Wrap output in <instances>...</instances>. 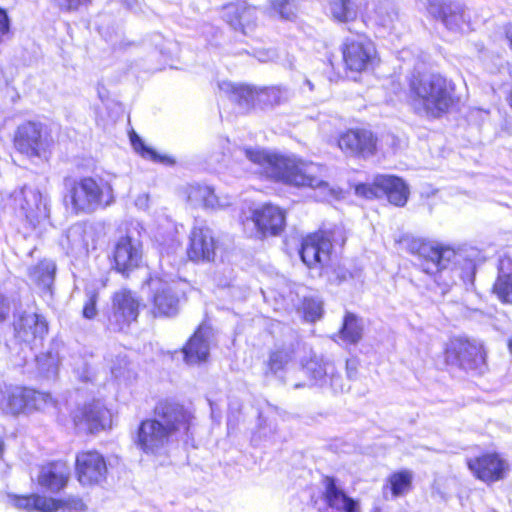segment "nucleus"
Wrapping results in <instances>:
<instances>
[{
	"instance_id": "9d476101",
	"label": "nucleus",
	"mask_w": 512,
	"mask_h": 512,
	"mask_svg": "<svg viewBox=\"0 0 512 512\" xmlns=\"http://www.w3.org/2000/svg\"><path fill=\"white\" fill-rule=\"evenodd\" d=\"M356 193L366 198L385 195L388 201L395 206H404L408 200L409 189L406 183L394 175H378L373 186L360 184L356 187Z\"/></svg>"
},
{
	"instance_id": "864d4df0",
	"label": "nucleus",
	"mask_w": 512,
	"mask_h": 512,
	"mask_svg": "<svg viewBox=\"0 0 512 512\" xmlns=\"http://www.w3.org/2000/svg\"><path fill=\"white\" fill-rule=\"evenodd\" d=\"M10 313L9 302L5 298L0 299V323L4 322Z\"/></svg>"
},
{
	"instance_id": "0e129e2a",
	"label": "nucleus",
	"mask_w": 512,
	"mask_h": 512,
	"mask_svg": "<svg viewBox=\"0 0 512 512\" xmlns=\"http://www.w3.org/2000/svg\"><path fill=\"white\" fill-rule=\"evenodd\" d=\"M73 232H74V230H73V229L69 230L68 235H67V238H70V235H71Z\"/></svg>"
},
{
	"instance_id": "4468645a",
	"label": "nucleus",
	"mask_w": 512,
	"mask_h": 512,
	"mask_svg": "<svg viewBox=\"0 0 512 512\" xmlns=\"http://www.w3.org/2000/svg\"><path fill=\"white\" fill-rule=\"evenodd\" d=\"M142 260V246L131 236L121 237L113 249V268L123 276L139 267Z\"/></svg>"
},
{
	"instance_id": "dca6fc26",
	"label": "nucleus",
	"mask_w": 512,
	"mask_h": 512,
	"mask_svg": "<svg viewBox=\"0 0 512 512\" xmlns=\"http://www.w3.org/2000/svg\"><path fill=\"white\" fill-rule=\"evenodd\" d=\"M17 150L28 156H40L47 145L43 125L39 122L27 121L18 126L14 137Z\"/></svg>"
},
{
	"instance_id": "39448f33",
	"label": "nucleus",
	"mask_w": 512,
	"mask_h": 512,
	"mask_svg": "<svg viewBox=\"0 0 512 512\" xmlns=\"http://www.w3.org/2000/svg\"><path fill=\"white\" fill-rule=\"evenodd\" d=\"M218 87L243 112H248L256 106L264 109L282 104L291 95L289 89L284 86H272L256 90L249 85L222 81L218 84Z\"/></svg>"
},
{
	"instance_id": "603ef678",
	"label": "nucleus",
	"mask_w": 512,
	"mask_h": 512,
	"mask_svg": "<svg viewBox=\"0 0 512 512\" xmlns=\"http://www.w3.org/2000/svg\"><path fill=\"white\" fill-rule=\"evenodd\" d=\"M135 206L141 210L149 207V195L147 193L139 194L135 199Z\"/></svg>"
},
{
	"instance_id": "7c9ffc66",
	"label": "nucleus",
	"mask_w": 512,
	"mask_h": 512,
	"mask_svg": "<svg viewBox=\"0 0 512 512\" xmlns=\"http://www.w3.org/2000/svg\"><path fill=\"white\" fill-rule=\"evenodd\" d=\"M187 364H198L205 361L209 355V342L199 328L182 349Z\"/></svg>"
},
{
	"instance_id": "393cba45",
	"label": "nucleus",
	"mask_w": 512,
	"mask_h": 512,
	"mask_svg": "<svg viewBox=\"0 0 512 512\" xmlns=\"http://www.w3.org/2000/svg\"><path fill=\"white\" fill-rule=\"evenodd\" d=\"M323 485L324 501L328 507L340 512H361L359 501L348 496L334 477H325Z\"/></svg>"
},
{
	"instance_id": "b1692460",
	"label": "nucleus",
	"mask_w": 512,
	"mask_h": 512,
	"mask_svg": "<svg viewBox=\"0 0 512 512\" xmlns=\"http://www.w3.org/2000/svg\"><path fill=\"white\" fill-rule=\"evenodd\" d=\"M71 469L65 461H52L41 466L38 474V484L56 493L64 489L70 478Z\"/></svg>"
},
{
	"instance_id": "8fccbe9b",
	"label": "nucleus",
	"mask_w": 512,
	"mask_h": 512,
	"mask_svg": "<svg viewBox=\"0 0 512 512\" xmlns=\"http://www.w3.org/2000/svg\"><path fill=\"white\" fill-rule=\"evenodd\" d=\"M357 368H358V362L356 359H348L346 361V373H347V377L350 380H353L356 378Z\"/></svg>"
},
{
	"instance_id": "2eb2a0df",
	"label": "nucleus",
	"mask_w": 512,
	"mask_h": 512,
	"mask_svg": "<svg viewBox=\"0 0 512 512\" xmlns=\"http://www.w3.org/2000/svg\"><path fill=\"white\" fill-rule=\"evenodd\" d=\"M377 139L367 129H350L342 133L338 139L339 148L349 156L368 158L376 151Z\"/></svg>"
},
{
	"instance_id": "c9c22d12",
	"label": "nucleus",
	"mask_w": 512,
	"mask_h": 512,
	"mask_svg": "<svg viewBox=\"0 0 512 512\" xmlns=\"http://www.w3.org/2000/svg\"><path fill=\"white\" fill-rule=\"evenodd\" d=\"M178 303V296L170 286L164 285L154 295V306L160 315H175L178 311Z\"/></svg>"
},
{
	"instance_id": "4c0bfd02",
	"label": "nucleus",
	"mask_w": 512,
	"mask_h": 512,
	"mask_svg": "<svg viewBox=\"0 0 512 512\" xmlns=\"http://www.w3.org/2000/svg\"><path fill=\"white\" fill-rule=\"evenodd\" d=\"M398 18L395 4L390 0L380 1L374 9L375 23L384 28H392Z\"/></svg>"
},
{
	"instance_id": "7ed1b4c3",
	"label": "nucleus",
	"mask_w": 512,
	"mask_h": 512,
	"mask_svg": "<svg viewBox=\"0 0 512 512\" xmlns=\"http://www.w3.org/2000/svg\"><path fill=\"white\" fill-rule=\"evenodd\" d=\"M409 87L412 105L418 115L441 117L453 103L450 85L439 74L414 76Z\"/></svg>"
},
{
	"instance_id": "20e7f679",
	"label": "nucleus",
	"mask_w": 512,
	"mask_h": 512,
	"mask_svg": "<svg viewBox=\"0 0 512 512\" xmlns=\"http://www.w3.org/2000/svg\"><path fill=\"white\" fill-rule=\"evenodd\" d=\"M67 193L65 201L75 213L90 214L104 209L115 202L113 187L109 181L99 176L79 179H65Z\"/></svg>"
},
{
	"instance_id": "f03ea898",
	"label": "nucleus",
	"mask_w": 512,
	"mask_h": 512,
	"mask_svg": "<svg viewBox=\"0 0 512 512\" xmlns=\"http://www.w3.org/2000/svg\"><path fill=\"white\" fill-rule=\"evenodd\" d=\"M246 158L257 166V172L267 178L296 187L318 188L332 192L324 180L326 168L320 164L285 157L262 148H245Z\"/></svg>"
},
{
	"instance_id": "72a5a7b5",
	"label": "nucleus",
	"mask_w": 512,
	"mask_h": 512,
	"mask_svg": "<svg viewBox=\"0 0 512 512\" xmlns=\"http://www.w3.org/2000/svg\"><path fill=\"white\" fill-rule=\"evenodd\" d=\"M494 292L505 303H512V260H502L498 278L494 284Z\"/></svg>"
},
{
	"instance_id": "a878e982",
	"label": "nucleus",
	"mask_w": 512,
	"mask_h": 512,
	"mask_svg": "<svg viewBox=\"0 0 512 512\" xmlns=\"http://www.w3.org/2000/svg\"><path fill=\"white\" fill-rule=\"evenodd\" d=\"M256 14L255 7L230 4L224 7L222 17L232 29L247 35L256 26Z\"/></svg>"
},
{
	"instance_id": "a211bd4d",
	"label": "nucleus",
	"mask_w": 512,
	"mask_h": 512,
	"mask_svg": "<svg viewBox=\"0 0 512 512\" xmlns=\"http://www.w3.org/2000/svg\"><path fill=\"white\" fill-rule=\"evenodd\" d=\"M73 419L79 430L94 433L110 425L111 414L101 401L96 400L75 412Z\"/></svg>"
},
{
	"instance_id": "a18cd8bd",
	"label": "nucleus",
	"mask_w": 512,
	"mask_h": 512,
	"mask_svg": "<svg viewBox=\"0 0 512 512\" xmlns=\"http://www.w3.org/2000/svg\"><path fill=\"white\" fill-rule=\"evenodd\" d=\"M74 374L82 382H92L95 377V372L91 365L84 359H78L74 363Z\"/></svg>"
},
{
	"instance_id": "5fc2aeb1",
	"label": "nucleus",
	"mask_w": 512,
	"mask_h": 512,
	"mask_svg": "<svg viewBox=\"0 0 512 512\" xmlns=\"http://www.w3.org/2000/svg\"><path fill=\"white\" fill-rule=\"evenodd\" d=\"M275 56H276V53H275L274 50H269V51H266V52L259 51L258 54H257V58L261 62H267V61L273 59Z\"/></svg>"
},
{
	"instance_id": "1a4fd4ad",
	"label": "nucleus",
	"mask_w": 512,
	"mask_h": 512,
	"mask_svg": "<svg viewBox=\"0 0 512 512\" xmlns=\"http://www.w3.org/2000/svg\"><path fill=\"white\" fill-rule=\"evenodd\" d=\"M445 358L448 364L466 371H481L485 364L482 346L464 338H453L449 341Z\"/></svg>"
},
{
	"instance_id": "ddd939ff",
	"label": "nucleus",
	"mask_w": 512,
	"mask_h": 512,
	"mask_svg": "<svg viewBox=\"0 0 512 512\" xmlns=\"http://www.w3.org/2000/svg\"><path fill=\"white\" fill-rule=\"evenodd\" d=\"M285 213L278 206L265 204L252 211L251 217L244 222L245 226L252 224L261 237L279 235L286 224Z\"/></svg>"
},
{
	"instance_id": "9b49d317",
	"label": "nucleus",
	"mask_w": 512,
	"mask_h": 512,
	"mask_svg": "<svg viewBox=\"0 0 512 512\" xmlns=\"http://www.w3.org/2000/svg\"><path fill=\"white\" fill-rule=\"evenodd\" d=\"M356 193L366 198L385 195L388 201L395 206H404L408 200L409 189L406 183L394 175H378L373 186L360 184L356 187Z\"/></svg>"
},
{
	"instance_id": "bf43d9fd",
	"label": "nucleus",
	"mask_w": 512,
	"mask_h": 512,
	"mask_svg": "<svg viewBox=\"0 0 512 512\" xmlns=\"http://www.w3.org/2000/svg\"><path fill=\"white\" fill-rule=\"evenodd\" d=\"M304 84L308 87L309 91L314 90V84L311 80L305 79Z\"/></svg>"
},
{
	"instance_id": "0eeeda50",
	"label": "nucleus",
	"mask_w": 512,
	"mask_h": 512,
	"mask_svg": "<svg viewBox=\"0 0 512 512\" xmlns=\"http://www.w3.org/2000/svg\"><path fill=\"white\" fill-rule=\"evenodd\" d=\"M0 209L25 219L33 228L48 217V208L42 200L41 193L28 186H23L9 194Z\"/></svg>"
},
{
	"instance_id": "423d86ee",
	"label": "nucleus",
	"mask_w": 512,
	"mask_h": 512,
	"mask_svg": "<svg viewBox=\"0 0 512 512\" xmlns=\"http://www.w3.org/2000/svg\"><path fill=\"white\" fill-rule=\"evenodd\" d=\"M401 243L409 253L417 257L419 267L428 275H435L447 269L449 264L454 263L457 258L452 248L434 241L404 236Z\"/></svg>"
},
{
	"instance_id": "f257e3e1",
	"label": "nucleus",
	"mask_w": 512,
	"mask_h": 512,
	"mask_svg": "<svg viewBox=\"0 0 512 512\" xmlns=\"http://www.w3.org/2000/svg\"><path fill=\"white\" fill-rule=\"evenodd\" d=\"M192 420V413L178 402L159 401L153 417L140 423L135 443L146 454H163L173 442L188 441Z\"/></svg>"
},
{
	"instance_id": "bb28decb",
	"label": "nucleus",
	"mask_w": 512,
	"mask_h": 512,
	"mask_svg": "<svg viewBox=\"0 0 512 512\" xmlns=\"http://www.w3.org/2000/svg\"><path fill=\"white\" fill-rule=\"evenodd\" d=\"M187 200L192 206L213 210L231 205L228 196H218L212 187L201 184H193L188 187Z\"/></svg>"
},
{
	"instance_id": "5701e85b",
	"label": "nucleus",
	"mask_w": 512,
	"mask_h": 512,
	"mask_svg": "<svg viewBox=\"0 0 512 512\" xmlns=\"http://www.w3.org/2000/svg\"><path fill=\"white\" fill-rule=\"evenodd\" d=\"M215 240L213 232L208 227H194L190 233V243L187 254L194 262H209L215 257Z\"/></svg>"
},
{
	"instance_id": "338daca9",
	"label": "nucleus",
	"mask_w": 512,
	"mask_h": 512,
	"mask_svg": "<svg viewBox=\"0 0 512 512\" xmlns=\"http://www.w3.org/2000/svg\"><path fill=\"white\" fill-rule=\"evenodd\" d=\"M374 512H380L379 508H375Z\"/></svg>"
},
{
	"instance_id": "412c9836",
	"label": "nucleus",
	"mask_w": 512,
	"mask_h": 512,
	"mask_svg": "<svg viewBox=\"0 0 512 512\" xmlns=\"http://www.w3.org/2000/svg\"><path fill=\"white\" fill-rule=\"evenodd\" d=\"M473 474L484 482H495L504 477L507 462L497 453H487L468 461Z\"/></svg>"
},
{
	"instance_id": "ea45409f",
	"label": "nucleus",
	"mask_w": 512,
	"mask_h": 512,
	"mask_svg": "<svg viewBox=\"0 0 512 512\" xmlns=\"http://www.w3.org/2000/svg\"><path fill=\"white\" fill-rule=\"evenodd\" d=\"M130 141L134 150L139 153L143 158L152 160L154 162L173 164L174 161L168 156L158 154L152 148L146 146L143 140L135 133L130 135Z\"/></svg>"
},
{
	"instance_id": "de8ad7c7",
	"label": "nucleus",
	"mask_w": 512,
	"mask_h": 512,
	"mask_svg": "<svg viewBox=\"0 0 512 512\" xmlns=\"http://www.w3.org/2000/svg\"><path fill=\"white\" fill-rule=\"evenodd\" d=\"M329 386L330 389L333 391V393H342L348 387H346V384L344 383V380L342 376L336 371L335 366H333L332 373H329L328 375V384L326 387Z\"/></svg>"
},
{
	"instance_id": "cd10ccee",
	"label": "nucleus",
	"mask_w": 512,
	"mask_h": 512,
	"mask_svg": "<svg viewBox=\"0 0 512 512\" xmlns=\"http://www.w3.org/2000/svg\"><path fill=\"white\" fill-rule=\"evenodd\" d=\"M8 502L16 509L24 510L26 512H54L63 505L61 500H56L54 498H49L38 494H8Z\"/></svg>"
},
{
	"instance_id": "f3484780",
	"label": "nucleus",
	"mask_w": 512,
	"mask_h": 512,
	"mask_svg": "<svg viewBox=\"0 0 512 512\" xmlns=\"http://www.w3.org/2000/svg\"><path fill=\"white\" fill-rule=\"evenodd\" d=\"M13 322L15 338L29 346L32 341L42 339L48 332L46 319L37 313L19 311Z\"/></svg>"
},
{
	"instance_id": "13d9d810",
	"label": "nucleus",
	"mask_w": 512,
	"mask_h": 512,
	"mask_svg": "<svg viewBox=\"0 0 512 512\" xmlns=\"http://www.w3.org/2000/svg\"><path fill=\"white\" fill-rule=\"evenodd\" d=\"M120 1L123 2L129 9H132L133 5L136 2V0H120Z\"/></svg>"
},
{
	"instance_id": "6e6552de",
	"label": "nucleus",
	"mask_w": 512,
	"mask_h": 512,
	"mask_svg": "<svg viewBox=\"0 0 512 512\" xmlns=\"http://www.w3.org/2000/svg\"><path fill=\"white\" fill-rule=\"evenodd\" d=\"M140 300L134 292L120 289L111 297L107 320L108 328L114 332H126L139 316Z\"/></svg>"
},
{
	"instance_id": "f704fd0d",
	"label": "nucleus",
	"mask_w": 512,
	"mask_h": 512,
	"mask_svg": "<svg viewBox=\"0 0 512 512\" xmlns=\"http://www.w3.org/2000/svg\"><path fill=\"white\" fill-rule=\"evenodd\" d=\"M60 342L52 341L47 351L36 356L37 367L46 377L55 376L60 363Z\"/></svg>"
},
{
	"instance_id": "aec40b11",
	"label": "nucleus",
	"mask_w": 512,
	"mask_h": 512,
	"mask_svg": "<svg viewBox=\"0 0 512 512\" xmlns=\"http://www.w3.org/2000/svg\"><path fill=\"white\" fill-rule=\"evenodd\" d=\"M331 249L330 240L321 233H314L303 239L299 254L307 267L316 268L328 262Z\"/></svg>"
},
{
	"instance_id": "e2e57ef3",
	"label": "nucleus",
	"mask_w": 512,
	"mask_h": 512,
	"mask_svg": "<svg viewBox=\"0 0 512 512\" xmlns=\"http://www.w3.org/2000/svg\"><path fill=\"white\" fill-rule=\"evenodd\" d=\"M509 349L512 350V338L508 342Z\"/></svg>"
},
{
	"instance_id": "6e6d98bb",
	"label": "nucleus",
	"mask_w": 512,
	"mask_h": 512,
	"mask_svg": "<svg viewBox=\"0 0 512 512\" xmlns=\"http://www.w3.org/2000/svg\"><path fill=\"white\" fill-rule=\"evenodd\" d=\"M335 274H336L338 283L346 281V280H348V278H350L352 276L350 272H348L346 270H342V269L335 271Z\"/></svg>"
},
{
	"instance_id": "37998d69",
	"label": "nucleus",
	"mask_w": 512,
	"mask_h": 512,
	"mask_svg": "<svg viewBox=\"0 0 512 512\" xmlns=\"http://www.w3.org/2000/svg\"><path fill=\"white\" fill-rule=\"evenodd\" d=\"M27 393L28 412L32 410H42L49 404H52V397L49 393H44L29 388Z\"/></svg>"
},
{
	"instance_id": "a19ab883",
	"label": "nucleus",
	"mask_w": 512,
	"mask_h": 512,
	"mask_svg": "<svg viewBox=\"0 0 512 512\" xmlns=\"http://www.w3.org/2000/svg\"><path fill=\"white\" fill-rule=\"evenodd\" d=\"M292 354V351L288 349H278L272 352L268 363L270 371L277 374L279 371L283 370L292 359Z\"/></svg>"
},
{
	"instance_id": "3c124183",
	"label": "nucleus",
	"mask_w": 512,
	"mask_h": 512,
	"mask_svg": "<svg viewBox=\"0 0 512 512\" xmlns=\"http://www.w3.org/2000/svg\"><path fill=\"white\" fill-rule=\"evenodd\" d=\"M9 30V19L5 10L0 8V37Z\"/></svg>"
},
{
	"instance_id": "6ab92c4d",
	"label": "nucleus",
	"mask_w": 512,
	"mask_h": 512,
	"mask_svg": "<svg viewBox=\"0 0 512 512\" xmlns=\"http://www.w3.org/2000/svg\"><path fill=\"white\" fill-rule=\"evenodd\" d=\"M107 472L104 457L96 451L81 452L76 457V473L82 485L98 484Z\"/></svg>"
},
{
	"instance_id": "c85d7f7f",
	"label": "nucleus",
	"mask_w": 512,
	"mask_h": 512,
	"mask_svg": "<svg viewBox=\"0 0 512 512\" xmlns=\"http://www.w3.org/2000/svg\"><path fill=\"white\" fill-rule=\"evenodd\" d=\"M333 366L334 364L329 361L312 357L302 366L301 371L308 377V385L323 388L328 384V375L332 373Z\"/></svg>"
},
{
	"instance_id": "69168bd1",
	"label": "nucleus",
	"mask_w": 512,
	"mask_h": 512,
	"mask_svg": "<svg viewBox=\"0 0 512 512\" xmlns=\"http://www.w3.org/2000/svg\"><path fill=\"white\" fill-rule=\"evenodd\" d=\"M112 373H113L116 377H118V376H119V374L116 372V370H115V369H112Z\"/></svg>"
},
{
	"instance_id": "c03bdc74",
	"label": "nucleus",
	"mask_w": 512,
	"mask_h": 512,
	"mask_svg": "<svg viewBox=\"0 0 512 512\" xmlns=\"http://www.w3.org/2000/svg\"><path fill=\"white\" fill-rule=\"evenodd\" d=\"M271 10L285 20H292L295 16V5L291 0H272Z\"/></svg>"
},
{
	"instance_id": "e433bc0d",
	"label": "nucleus",
	"mask_w": 512,
	"mask_h": 512,
	"mask_svg": "<svg viewBox=\"0 0 512 512\" xmlns=\"http://www.w3.org/2000/svg\"><path fill=\"white\" fill-rule=\"evenodd\" d=\"M328 10L332 18L339 22L353 21L358 13L353 0H330Z\"/></svg>"
},
{
	"instance_id": "2f4dec72",
	"label": "nucleus",
	"mask_w": 512,
	"mask_h": 512,
	"mask_svg": "<svg viewBox=\"0 0 512 512\" xmlns=\"http://www.w3.org/2000/svg\"><path fill=\"white\" fill-rule=\"evenodd\" d=\"M56 269L54 261L44 259L29 269V277L40 289L45 292H51Z\"/></svg>"
},
{
	"instance_id": "79ce46f5",
	"label": "nucleus",
	"mask_w": 512,
	"mask_h": 512,
	"mask_svg": "<svg viewBox=\"0 0 512 512\" xmlns=\"http://www.w3.org/2000/svg\"><path fill=\"white\" fill-rule=\"evenodd\" d=\"M303 310L305 318L311 322H314L322 316L323 303L316 296L304 297Z\"/></svg>"
},
{
	"instance_id": "c756f323",
	"label": "nucleus",
	"mask_w": 512,
	"mask_h": 512,
	"mask_svg": "<svg viewBox=\"0 0 512 512\" xmlns=\"http://www.w3.org/2000/svg\"><path fill=\"white\" fill-rule=\"evenodd\" d=\"M28 388L23 387H7L2 391V399L0 401L1 409L13 415L22 412H28Z\"/></svg>"
},
{
	"instance_id": "58836bf2",
	"label": "nucleus",
	"mask_w": 512,
	"mask_h": 512,
	"mask_svg": "<svg viewBox=\"0 0 512 512\" xmlns=\"http://www.w3.org/2000/svg\"><path fill=\"white\" fill-rule=\"evenodd\" d=\"M362 330V324L356 315L346 313L340 330L341 338L350 344H356L362 338Z\"/></svg>"
},
{
	"instance_id": "f8f14e48",
	"label": "nucleus",
	"mask_w": 512,
	"mask_h": 512,
	"mask_svg": "<svg viewBox=\"0 0 512 512\" xmlns=\"http://www.w3.org/2000/svg\"><path fill=\"white\" fill-rule=\"evenodd\" d=\"M342 54L349 70L361 72L372 66L376 58V48L367 36L358 34L345 39Z\"/></svg>"
},
{
	"instance_id": "473e14b6",
	"label": "nucleus",
	"mask_w": 512,
	"mask_h": 512,
	"mask_svg": "<svg viewBox=\"0 0 512 512\" xmlns=\"http://www.w3.org/2000/svg\"><path fill=\"white\" fill-rule=\"evenodd\" d=\"M413 474L409 470H401L392 473L387 483L383 486V496L388 499V492L391 493L393 498L400 497L407 493L412 485Z\"/></svg>"
},
{
	"instance_id": "09e8293b",
	"label": "nucleus",
	"mask_w": 512,
	"mask_h": 512,
	"mask_svg": "<svg viewBox=\"0 0 512 512\" xmlns=\"http://www.w3.org/2000/svg\"><path fill=\"white\" fill-rule=\"evenodd\" d=\"M97 293L92 292L88 294V299L83 307V316L86 319H93L97 315Z\"/></svg>"
},
{
	"instance_id": "4be33fe9",
	"label": "nucleus",
	"mask_w": 512,
	"mask_h": 512,
	"mask_svg": "<svg viewBox=\"0 0 512 512\" xmlns=\"http://www.w3.org/2000/svg\"><path fill=\"white\" fill-rule=\"evenodd\" d=\"M428 13L449 30H458L465 23L463 6L451 0H428Z\"/></svg>"
},
{
	"instance_id": "4d7b16f0",
	"label": "nucleus",
	"mask_w": 512,
	"mask_h": 512,
	"mask_svg": "<svg viewBox=\"0 0 512 512\" xmlns=\"http://www.w3.org/2000/svg\"><path fill=\"white\" fill-rule=\"evenodd\" d=\"M506 38L509 41V45H510V47L512 49V24H510L506 28Z\"/></svg>"
},
{
	"instance_id": "49530a36",
	"label": "nucleus",
	"mask_w": 512,
	"mask_h": 512,
	"mask_svg": "<svg viewBox=\"0 0 512 512\" xmlns=\"http://www.w3.org/2000/svg\"><path fill=\"white\" fill-rule=\"evenodd\" d=\"M57 7L64 12H75L81 7H87L92 0H54Z\"/></svg>"
},
{
	"instance_id": "052dcab7",
	"label": "nucleus",
	"mask_w": 512,
	"mask_h": 512,
	"mask_svg": "<svg viewBox=\"0 0 512 512\" xmlns=\"http://www.w3.org/2000/svg\"><path fill=\"white\" fill-rule=\"evenodd\" d=\"M306 385H307L306 383H295V384L293 385V388H294V389H298V388L304 387V386H306Z\"/></svg>"
},
{
	"instance_id": "680f3d73",
	"label": "nucleus",
	"mask_w": 512,
	"mask_h": 512,
	"mask_svg": "<svg viewBox=\"0 0 512 512\" xmlns=\"http://www.w3.org/2000/svg\"><path fill=\"white\" fill-rule=\"evenodd\" d=\"M3 451H4V442L0 439V458L3 455Z\"/></svg>"
}]
</instances>
